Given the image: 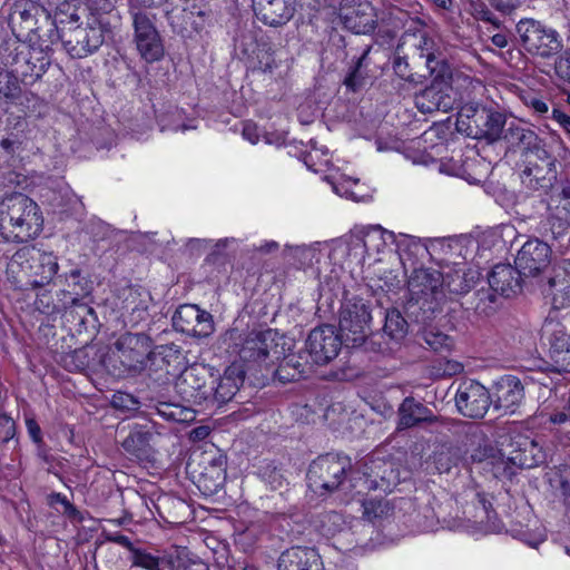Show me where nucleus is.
<instances>
[{"mask_svg": "<svg viewBox=\"0 0 570 570\" xmlns=\"http://www.w3.org/2000/svg\"><path fill=\"white\" fill-rule=\"evenodd\" d=\"M539 232L542 236L548 237L558 244L560 249H568L570 247V225L568 222L549 216L546 220L540 223Z\"/></svg>", "mask_w": 570, "mask_h": 570, "instance_id": "c9c22d12", "label": "nucleus"}, {"mask_svg": "<svg viewBox=\"0 0 570 570\" xmlns=\"http://www.w3.org/2000/svg\"><path fill=\"white\" fill-rule=\"evenodd\" d=\"M343 344V337L333 325H322L311 331L305 346L312 362L322 366L338 355Z\"/></svg>", "mask_w": 570, "mask_h": 570, "instance_id": "6ab92c4d", "label": "nucleus"}, {"mask_svg": "<svg viewBox=\"0 0 570 570\" xmlns=\"http://www.w3.org/2000/svg\"><path fill=\"white\" fill-rule=\"evenodd\" d=\"M46 502L49 507L55 508L58 512H61L72 522H82V513L67 499L66 495L51 492L46 497Z\"/></svg>", "mask_w": 570, "mask_h": 570, "instance_id": "3c124183", "label": "nucleus"}, {"mask_svg": "<svg viewBox=\"0 0 570 570\" xmlns=\"http://www.w3.org/2000/svg\"><path fill=\"white\" fill-rule=\"evenodd\" d=\"M352 469L348 456L327 453L320 455L308 466V488L318 495L331 494L341 489Z\"/></svg>", "mask_w": 570, "mask_h": 570, "instance_id": "1a4fd4ad", "label": "nucleus"}, {"mask_svg": "<svg viewBox=\"0 0 570 570\" xmlns=\"http://www.w3.org/2000/svg\"><path fill=\"white\" fill-rule=\"evenodd\" d=\"M542 293L551 297L557 308L569 305L570 277L567 275V269L557 272L554 276L549 277L547 283L542 285Z\"/></svg>", "mask_w": 570, "mask_h": 570, "instance_id": "72a5a7b5", "label": "nucleus"}, {"mask_svg": "<svg viewBox=\"0 0 570 570\" xmlns=\"http://www.w3.org/2000/svg\"><path fill=\"white\" fill-rule=\"evenodd\" d=\"M343 22L346 29L356 35L370 33L376 26L374 8L368 3L360 4L343 16Z\"/></svg>", "mask_w": 570, "mask_h": 570, "instance_id": "473e14b6", "label": "nucleus"}, {"mask_svg": "<svg viewBox=\"0 0 570 570\" xmlns=\"http://www.w3.org/2000/svg\"><path fill=\"white\" fill-rule=\"evenodd\" d=\"M153 340L144 332H124L110 345L101 358V365L114 377L140 374L151 354Z\"/></svg>", "mask_w": 570, "mask_h": 570, "instance_id": "f03ea898", "label": "nucleus"}, {"mask_svg": "<svg viewBox=\"0 0 570 570\" xmlns=\"http://www.w3.org/2000/svg\"><path fill=\"white\" fill-rule=\"evenodd\" d=\"M426 67L433 77L432 81H444L451 83L452 69L450 63L446 61L441 53L430 52L426 56Z\"/></svg>", "mask_w": 570, "mask_h": 570, "instance_id": "8fccbe9b", "label": "nucleus"}, {"mask_svg": "<svg viewBox=\"0 0 570 570\" xmlns=\"http://www.w3.org/2000/svg\"><path fill=\"white\" fill-rule=\"evenodd\" d=\"M542 337L549 343V353L558 372H570V334L558 321L546 320L542 328Z\"/></svg>", "mask_w": 570, "mask_h": 570, "instance_id": "4be33fe9", "label": "nucleus"}, {"mask_svg": "<svg viewBox=\"0 0 570 570\" xmlns=\"http://www.w3.org/2000/svg\"><path fill=\"white\" fill-rule=\"evenodd\" d=\"M51 51L48 46L42 48L22 45L12 56L11 70L24 85H33L50 67Z\"/></svg>", "mask_w": 570, "mask_h": 570, "instance_id": "2eb2a0df", "label": "nucleus"}, {"mask_svg": "<svg viewBox=\"0 0 570 570\" xmlns=\"http://www.w3.org/2000/svg\"><path fill=\"white\" fill-rule=\"evenodd\" d=\"M254 11L263 23L279 27L292 19L294 7L287 0H257L254 2Z\"/></svg>", "mask_w": 570, "mask_h": 570, "instance_id": "c756f323", "label": "nucleus"}, {"mask_svg": "<svg viewBox=\"0 0 570 570\" xmlns=\"http://www.w3.org/2000/svg\"><path fill=\"white\" fill-rule=\"evenodd\" d=\"M130 16L134 28L132 42L140 58L148 63L161 60L165 56V46L155 26V14L141 9H130Z\"/></svg>", "mask_w": 570, "mask_h": 570, "instance_id": "9b49d317", "label": "nucleus"}, {"mask_svg": "<svg viewBox=\"0 0 570 570\" xmlns=\"http://www.w3.org/2000/svg\"><path fill=\"white\" fill-rule=\"evenodd\" d=\"M476 281L478 273L472 269L451 268L442 274V291L445 293V299L458 301L474 287Z\"/></svg>", "mask_w": 570, "mask_h": 570, "instance_id": "7c9ffc66", "label": "nucleus"}, {"mask_svg": "<svg viewBox=\"0 0 570 570\" xmlns=\"http://www.w3.org/2000/svg\"><path fill=\"white\" fill-rule=\"evenodd\" d=\"M522 273L518 271V266H511L510 264H498L495 265L489 275V287L505 297H510L521 289Z\"/></svg>", "mask_w": 570, "mask_h": 570, "instance_id": "2f4dec72", "label": "nucleus"}, {"mask_svg": "<svg viewBox=\"0 0 570 570\" xmlns=\"http://www.w3.org/2000/svg\"><path fill=\"white\" fill-rule=\"evenodd\" d=\"M397 482L399 471L394 468L392 461L376 458L364 463L363 483L365 490H381L387 492L391 491Z\"/></svg>", "mask_w": 570, "mask_h": 570, "instance_id": "5701e85b", "label": "nucleus"}, {"mask_svg": "<svg viewBox=\"0 0 570 570\" xmlns=\"http://www.w3.org/2000/svg\"><path fill=\"white\" fill-rule=\"evenodd\" d=\"M509 122L503 112L481 104L469 102L459 111L456 129L473 139L495 144L499 140L504 141Z\"/></svg>", "mask_w": 570, "mask_h": 570, "instance_id": "423d86ee", "label": "nucleus"}, {"mask_svg": "<svg viewBox=\"0 0 570 570\" xmlns=\"http://www.w3.org/2000/svg\"><path fill=\"white\" fill-rule=\"evenodd\" d=\"M106 541L117 543L126 549H128L131 552V556L134 554V551L138 548H135L132 542L127 535L120 534V533H105Z\"/></svg>", "mask_w": 570, "mask_h": 570, "instance_id": "69168bd1", "label": "nucleus"}, {"mask_svg": "<svg viewBox=\"0 0 570 570\" xmlns=\"http://www.w3.org/2000/svg\"><path fill=\"white\" fill-rule=\"evenodd\" d=\"M370 51V48L364 50L362 56L357 59L355 66L350 71V73L345 77L344 85L350 89L351 91H357L364 83V77L361 72V67L363 65V61L366 59V56Z\"/></svg>", "mask_w": 570, "mask_h": 570, "instance_id": "864d4df0", "label": "nucleus"}, {"mask_svg": "<svg viewBox=\"0 0 570 570\" xmlns=\"http://www.w3.org/2000/svg\"><path fill=\"white\" fill-rule=\"evenodd\" d=\"M500 453L508 463L520 469H532L546 461L539 441L520 432L509 434L501 443Z\"/></svg>", "mask_w": 570, "mask_h": 570, "instance_id": "ddd939ff", "label": "nucleus"}, {"mask_svg": "<svg viewBox=\"0 0 570 570\" xmlns=\"http://www.w3.org/2000/svg\"><path fill=\"white\" fill-rule=\"evenodd\" d=\"M372 320L370 305L361 297L345 299L340 311V331L348 348L367 344Z\"/></svg>", "mask_w": 570, "mask_h": 570, "instance_id": "9d476101", "label": "nucleus"}, {"mask_svg": "<svg viewBox=\"0 0 570 570\" xmlns=\"http://www.w3.org/2000/svg\"><path fill=\"white\" fill-rule=\"evenodd\" d=\"M285 345H288L286 337L274 330L252 331L242 338L237 353L244 370L250 371L274 365L284 356Z\"/></svg>", "mask_w": 570, "mask_h": 570, "instance_id": "0eeeda50", "label": "nucleus"}, {"mask_svg": "<svg viewBox=\"0 0 570 570\" xmlns=\"http://www.w3.org/2000/svg\"><path fill=\"white\" fill-rule=\"evenodd\" d=\"M320 243L312 245H286L284 249L285 259L295 268L303 269L309 267L318 261Z\"/></svg>", "mask_w": 570, "mask_h": 570, "instance_id": "f704fd0d", "label": "nucleus"}, {"mask_svg": "<svg viewBox=\"0 0 570 570\" xmlns=\"http://www.w3.org/2000/svg\"><path fill=\"white\" fill-rule=\"evenodd\" d=\"M454 400L459 413L469 419L484 417L492 404L488 389L474 380L461 382Z\"/></svg>", "mask_w": 570, "mask_h": 570, "instance_id": "f3484780", "label": "nucleus"}, {"mask_svg": "<svg viewBox=\"0 0 570 570\" xmlns=\"http://www.w3.org/2000/svg\"><path fill=\"white\" fill-rule=\"evenodd\" d=\"M557 158L548 153L540 158L525 161V167L520 174L523 187L531 191L547 195L557 183Z\"/></svg>", "mask_w": 570, "mask_h": 570, "instance_id": "a211bd4d", "label": "nucleus"}, {"mask_svg": "<svg viewBox=\"0 0 570 570\" xmlns=\"http://www.w3.org/2000/svg\"><path fill=\"white\" fill-rule=\"evenodd\" d=\"M236 238H222L218 239L214 245L212 252L207 255L206 262L216 263L218 257L223 255V252L232 244H236Z\"/></svg>", "mask_w": 570, "mask_h": 570, "instance_id": "680f3d73", "label": "nucleus"}, {"mask_svg": "<svg viewBox=\"0 0 570 570\" xmlns=\"http://www.w3.org/2000/svg\"><path fill=\"white\" fill-rule=\"evenodd\" d=\"M551 254V245L548 242L531 238L518 252L514 263L523 276H537L550 265Z\"/></svg>", "mask_w": 570, "mask_h": 570, "instance_id": "412c9836", "label": "nucleus"}, {"mask_svg": "<svg viewBox=\"0 0 570 570\" xmlns=\"http://www.w3.org/2000/svg\"><path fill=\"white\" fill-rule=\"evenodd\" d=\"M560 489L564 495V504L570 507V469L560 474Z\"/></svg>", "mask_w": 570, "mask_h": 570, "instance_id": "774afa93", "label": "nucleus"}, {"mask_svg": "<svg viewBox=\"0 0 570 570\" xmlns=\"http://www.w3.org/2000/svg\"><path fill=\"white\" fill-rule=\"evenodd\" d=\"M171 322L176 331L198 338L208 337L215 331L213 315L195 304L180 305Z\"/></svg>", "mask_w": 570, "mask_h": 570, "instance_id": "aec40b11", "label": "nucleus"}, {"mask_svg": "<svg viewBox=\"0 0 570 570\" xmlns=\"http://www.w3.org/2000/svg\"><path fill=\"white\" fill-rule=\"evenodd\" d=\"M16 422L7 414H0V442L9 443L16 436Z\"/></svg>", "mask_w": 570, "mask_h": 570, "instance_id": "13d9d810", "label": "nucleus"}, {"mask_svg": "<svg viewBox=\"0 0 570 570\" xmlns=\"http://www.w3.org/2000/svg\"><path fill=\"white\" fill-rule=\"evenodd\" d=\"M551 119H553L570 138V116L558 108H553Z\"/></svg>", "mask_w": 570, "mask_h": 570, "instance_id": "338daca9", "label": "nucleus"}, {"mask_svg": "<svg viewBox=\"0 0 570 570\" xmlns=\"http://www.w3.org/2000/svg\"><path fill=\"white\" fill-rule=\"evenodd\" d=\"M122 309L128 313L126 322L131 326L137 325L141 321H146L148 317L147 304L139 299L138 293L132 289L129 291L128 295L124 299Z\"/></svg>", "mask_w": 570, "mask_h": 570, "instance_id": "a18cd8bd", "label": "nucleus"}, {"mask_svg": "<svg viewBox=\"0 0 570 570\" xmlns=\"http://www.w3.org/2000/svg\"><path fill=\"white\" fill-rule=\"evenodd\" d=\"M420 338L429 348L438 353L449 352L453 346V340L434 327L424 328L420 333Z\"/></svg>", "mask_w": 570, "mask_h": 570, "instance_id": "09e8293b", "label": "nucleus"}, {"mask_svg": "<svg viewBox=\"0 0 570 570\" xmlns=\"http://www.w3.org/2000/svg\"><path fill=\"white\" fill-rule=\"evenodd\" d=\"M277 570H324V563L315 548L295 546L281 553Z\"/></svg>", "mask_w": 570, "mask_h": 570, "instance_id": "393cba45", "label": "nucleus"}, {"mask_svg": "<svg viewBox=\"0 0 570 570\" xmlns=\"http://www.w3.org/2000/svg\"><path fill=\"white\" fill-rule=\"evenodd\" d=\"M131 563L134 567H139L145 570H164L161 566H173L174 559L171 556L158 557L146 550L137 549L131 556Z\"/></svg>", "mask_w": 570, "mask_h": 570, "instance_id": "49530a36", "label": "nucleus"}, {"mask_svg": "<svg viewBox=\"0 0 570 570\" xmlns=\"http://www.w3.org/2000/svg\"><path fill=\"white\" fill-rule=\"evenodd\" d=\"M166 17L174 33L183 38H190L189 29L193 19V12H189V8L173 9L166 12Z\"/></svg>", "mask_w": 570, "mask_h": 570, "instance_id": "de8ad7c7", "label": "nucleus"}, {"mask_svg": "<svg viewBox=\"0 0 570 570\" xmlns=\"http://www.w3.org/2000/svg\"><path fill=\"white\" fill-rule=\"evenodd\" d=\"M469 11L476 20H481L488 23L493 24L495 28L500 27L499 19L493 14V12L488 8V6L481 0H470L469 1Z\"/></svg>", "mask_w": 570, "mask_h": 570, "instance_id": "603ef678", "label": "nucleus"}, {"mask_svg": "<svg viewBox=\"0 0 570 570\" xmlns=\"http://www.w3.org/2000/svg\"><path fill=\"white\" fill-rule=\"evenodd\" d=\"M523 102L537 116L543 118H551V115H549L550 108L546 99L538 97L535 95H528L523 97Z\"/></svg>", "mask_w": 570, "mask_h": 570, "instance_id": "4d7b16f0", "label": "nucleus"}, {"mask_svg": "<svg viewBox=\"0 0 570 570\" xmlns=\"http://www.w3.org/2000/svg\"><path fill=\"white\" fill-rule=\"evenodd\" d=\"M58 269V258L52 252L23 246L11 256L6 273L14 288L28 291L50 284Z\"/></svg>", "mask_w": 570, "mask_h": 570, "instance_id": "f257e3e1", "label": "nucleus"}, {"mask_svg": "<svg viewBox=\"0 0 570 570\" xmlns=\"http://www.w3.org/2000/svg\"><path fill=\"white\" fill-rule=\"evenodd\" d=\"M151 435L149 430L136 429L128 434L121 445L127 453L140 459L149 450Z\"/></svg>", "mask_w": 570, "mask_h": 570, "instance_id": "ea45409f", "label": "nucleus"}, {"mask_svg": "<svg viewBox=\"0 0 570 570\" xmlns=\"http://www.w3.org/2000/svg\"><path fill=\"white\" fill-rule=\"evenodd\" d=\"M26 428L33 443H41L43 441L41 428L35 417H26Z\"/></svg>", "mask_w": 570, "mask_h": 570, "instance_id": "0e129e2a", "label": "nucleus"}, {"mask_svg": "<svg viewBox=\"0 0 570 570\" xmlns=\"http://www.w3.org/2000/svg\"><path fill=\"white\" fill-rule=\"evenodd\" d=\"M451 92V83L432 81L430 86L415 96V106L423 114L449 112L454 106Z\"/></svg>", "mask_w": 570, "mask_h": 570, "instance_id": "b1692460", "label": "nucleus"}, {"mask_svg": "<svg viewBox=\"0 0 570 570\" xmlns=\"http://www.w3.org/2000/svg\"><path fill=\"white\" fill-rule=\"evenodd\" d=\"M495 292L489 288L476 291L471 299L462 303V307L466 311L473 309L478 314L489 315L494 311Z\"/></svg>", "mask_w": 570, "mask_h": 570, "instance_id": "37998d69", "label": "nucleus"}, {"mask_svg": "<svg viewBox=\"0 0 570 570\" xmlns=\"http://www.w3.org/2000/svg\"><path fill=\"white\" fill-rule=\"evenodd\" d=\"M524 397V389L514 375H504L495 383L497 409L504 410L505 413L513 414Z\"/></svg>", "mask_w": 570, "mask_h": 570, "instance_id": "bb28decb", "label": "nucleus"}, {"mask_svg": "<svg viewBox=\"0 0 570 570\" xmlns=\"http://www.w3.org/2000/svg\"><path fill=\"white\" fill-rule=\"evenodd\" d=\"M189 12H193V19H191V22H190V38H193V36L195 33H200L210 22V16H212V11L210 10H203L200 8H196V7H193V8H189Z\"/></svg>", "mask_w": 570, "mask_h": 570, "instance_id": "6e6d98bb", "label": "nucleus"}, {"mask_svg": "<svg viewBox=\"0 0 570 570\" xmlns=\"http://www.w3.org/2000/svg\"><path fill=\"white\" fill-rule=\"evenodd\" d=\"M387 510L389 503L381 501H370L364 507V513L367 515L370 520L381 518Z\"/></svg>", "mask_w": 570, "mask_h": 570, "instance_id": "e2e57ef3", "label": "nucleus"}, {"mask_svg": "<svg viewBox=\"0 0 570 570\" xmlns=\"http://www.w3.org/2000/svg\"><path fill=\"white\" fill-rule=\"evenodd\" d=\"M216 381L217 377L209 367L194 364L181 372L175 383V389L184 401L202 404L209 402Z\"/></svg>", "mask_w": 570, "mask_h": 570, "instance_id": "4468645a", "label": "nucleus"}, {"mask_svg": "<svg viewBox=\"0 0 570 570\" xmlns=\"http://www.w3.org/2000/svg\"><path fill=\"white\" fill-rule=\"evenodd\" d=\"M397 246L400 249L405 247L416 255L428 252L426 246L422 244L420 238L410 235H403L399 240Z\"/></svg>", "mask_w": 570, "mask_h": 570, "instance_id": "052dcab7", "label": "nucleus"}, {"mask_svg": "<svg viewBox=\"0 0 570 570\" xmlns=\"http://www.w3.org/2000/svg\"><path fill=\"white\" fill-rule=\"evenodd\" d=\"M504 141L510 150L519 151L529 161L551 153L549 145L539 135L519 121L511 120L505 130Z\"/></svg>", "mask_w": 570, "mask_h": 570, "instance_id": "dca6fc26", "label": "nucleus"}, {"mask_svg": "<svg viewBox=\"0 0 570 570\" xmlns=\"http://www.w3.org/2000/svg\"><path fill=\"white\" fill-rule=\"evenodd\" d=\"M410 298L406 313L417 323L431 321L445 302L442 273L431 268H415L407 282Z\"/></svg>", "mask_w": 570, "mask_h": 570, "instance_id": "20e7f679", "label": "nucleus"}, {"mask_svg": "<svg viewBox=\"0 0 570 570\" xmlns=\"http://www.w3.org/2000/svg\"><path fill=\"white\" fill-rule=\"evenodd\" d=\"M397 430H407L422 423H433L438 417L412 396L405 397L397 409Z\"/></svg>", "mask_w": 570, "mask_h": 570, "instance_id": "c85d7f7f", "label": "nucleus"}, {"mask_svg": "<svg viewBox=\"0 0 570 570\" xmlns=\"http://www.w3.org/2000/svg\"><path fill=\"white\" fill-rule=\"evenodd\" d=\"M66 301H68L67 297L60 296L59 292L53 296L50 292L43 291L37 295L35 306L41 314L48 316L61 314L66 321L67 311L71 309L72 306Z\"/></svg>", "mask_w": 570, "mask_h": 570, "instance_id": "e433bc0d", "label": "nucleus"}, {"mask_svg": "<svg viewBox=\"0 0 570 570\" xmlns=\"http://www.w3.org/2000/svg\"><path fill=\"white\" fill-rule=\"evenodd\" d=\"M554 70L559 78L570 83V48L556 59Z\"/></svg>", "mask_w": 570, "mask_h": 570, "instance_id": "bf43d9fd", "label": "nucleus"}, {"mask_svg": "<svg viewBox=\"0 0 570 570\" xmlns=\"http://www.w3.org/2000/svg\"><path fill=\"white\" fill-rule=\"evenodd\" d=\"M261 475L272 489H281L285 482L282 471L273 462L266 463L259 469Z\"/></svg>", "mask_w": 570, "mask_h": 570, "instance_id": "5fc2aeb1", "label": "nucleus"}, {"mask_svg": "<svg viewBox=\"0 0 570 570\" xmlns=\"http://www.w3.org/2000/svg\"><path fill=\"white\" fill-rule=\"evenodd\" d=\"M392 68L399 78L409 83L417 85L423 80V76L413 71V68L409 62V57L404 53L403 46L401 45L395 48L393 53Z\"/></svg>", "mask_w": 570, "mask_h": 570, "instance_id": "a19ab883", "label": "nucleus"}, {"mask_svg": "<svg viewBox=\"0 0 570 570\" xmlns=\"http://www.w3.org/2000/svg\"><path fill=\"white\" fill-rule=\"evenodd\" d=\"M21 95V87L14 72L0 67V106L12 104Z\"/></svg>", "mask_w": 570, "mask_h": 570, "instance_id": "c03bdc74", "label": "nucleus"}, {"mask_svg": "<svg viewBox=\"0 0 570 570\" xmlns=\"http://www.w3.org/2000/svg\"><path fill=\"white\" fill-rule=\"evenodd\" d=\"M384 333L394 341L403 340L409 332V323L397 308L386 309Z\"/></svg>", "mask_w": 570, "mask_h": 570, "instance_id": "79ce46f5", "label": "nucleus"}, {"mask_svg": "<svg viewBox=\"0 0 570 570\" xmlns=\"http://www.w3.org/2000/svg\"><path fill=\"white\" fill-rule=\"evenodd\" d=\"M289 346L285 345L284 356L281 357L279 364L274 371L281 382L298 381L313 373L316 364L309 358L307 350L287 354Z\"/></svg>", "mask_w": 570, "mask_h": 570, "instance_id": "a878e982", "label": "nucleus"}, {"mask_svg": "<svg viewBox=\"0 0 570 570\" xmlns=\"http://www.w3.org/2000/svg\"><path fill=\"white\" fill-rule=\"evenodd\" d=\"M109 31V23L105 18L91 13L85 26L60 28L59 38L71 58L82 59L95 53L104 45Z\"/></svg>", "mask_w": 570, "mask_h": 570, "instance_id": "6e6552de", "label": "nucleus"}, {"mask_svg": "<svg viewBox=\"0 0 570 570\" xmlns=\"http://www.w3.org/2000/svg\"><path fill=\"white\" fill-rule=\"evenodd\" d=\"M244 379L245 370L243 366L237 364L228 366L218 382L216 381L217 384H214V391L213 394H210L209 402L223 405L232 401L243 385Z\"/></svg>", "mask_w": 570, "mask_h": 570, "instance_id": "cd10ccee", "label": "nucleus"}, {"mask_svg": "<svg viewBox=\"0 0 570 570\" xmlns=\"http://www.w3.org/2000/svg\"><path fill=\"white\" fill-rule=\"evenodd\" d=\"M43 225L39 206L28 196L13 193L0 203V235L7 242L37 237Z\"/></svg>", "mask_w": 570, "mask_h": 570, "instance_id": "7ed1b4c3", "label": "nucleus"}, {"mask_svg": "<svg viewBox=\"0 0 570 570\" xmlns=\"http://www.w3.org/2000/svg\"><path fill=\"white\" fill-rule=\"evenodd\" d=\"M150 409L169 422L188 423L195 420V411L178 403L157 401Z\"/></svg>", "mask_w": 570, "mask_h": 570, "instance_id": "4c0bfd02", "label": "nucleus"}, {"mask_svg": "<svg viewBox=\"0 0 570 570\" xmlns=\"http://www.w3.org/2000/svg\"><path fill=\"white\" fill-rule=\"evenodd\" d=\"M65 279L66 288L59 291V295L67 297L71 309L67 311L66 323L70 325L78 334L95 333L99 326V321L95 309L82 299L91 294L92 283L82 275L80 268H75L69 273L59 276Z\"/></svg>", "mask_w": 570, "mask_h": 570, "instance_id": "39448f33", "label": "nucleus"}, {"mask_svg": "<svg viewBox=\"0 0 570 570\" xmlns=\"http://www.w3.org/2000/svg\"><path fill=\"white\" fill-rule=\"evenodd\" d=\"M86 12V8L81 7L77 0H65L60 2L55 11L53 23L58 28H68L78 24L81 13Z\"/></svg>", "mask_w": 570, "mask_h": 570, "instance_id": "58836bf2", "label": "nucleus"}, {"mask_svg": "<svg viewBox=\"0 0 570 570\" xmlns=\"http://www.w3.org/2000/svg\"><path fill=\"white\" fill-rule=\"evenodd\" d=\"M515 29L522 47L532 56L549 59L562 50L559 33L538 20L522 19Z\"/></svg>", "mask_w": 570, "mask_h": 570, "instance_id": "f8f14e48", "label": "nucleus"}]
</instances>
